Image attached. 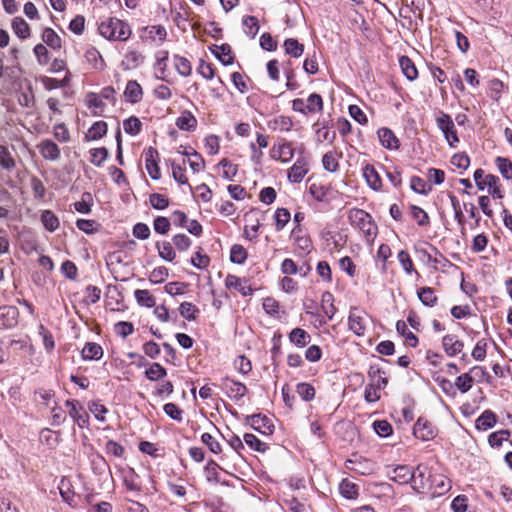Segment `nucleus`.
I'll list each match as a JSON object with an SVG mask.
<instances>
[{
    "label": "nucleus",
    "mask_w": 512,
    "mask_h": 512,
    "mask_svg": "<svg viewBox=\"0 0 512 512\" xmlns=\"http://www.w3.org/2000/svg\"><path fill=\"white\" fill-rule=\"evenodd\" d=\"M100 35L108 40L126 41L131 35L128 24L117 18H107L98 27Z\"/></svg>",
    "instance_id": "1"
},
{
    "label": "nucleus",
    "mask_w": 512,
    "mask_h": 512,
    "mask_svg": "<svg viewBox=\"0 0 512 512\" xmlns=\"http://www.w3.org/2000/svg\"><path fill=\"white\" fill-rule=\"evenodd\" d=\"M348 219L354 227L363 233L368 242L374 240L377 235V226L369 213L362 209L353 208L348 213Z\"/></svg>",
    "instance_id": "2"
},
{
    "label": "nucleus",
    "mask_w": 512,
    "mask_h": 512,
    "mask_svg": "<svg viewBox=\"0 0 512 512\" xmlns=\"http://www.w3.org/2000/svg\"><path fill=\"white\" fill-rule=\"evenodd\" d=\"M474 181L479 190L487 189L488 194L493 199H502L504 197L500 179L497 176L485 174L484 170L477 169L474 172Z\"/></svg>",
    "instance_id": "3"
},
{
    "label": "nucleus",
    "mask_w": 512,
    "mask_h": 512,
    "mask_svg": "<svg viewBox=\"0 0 512 512\" xmlns=\"http://www.w3.org/2000/svg\"><path fill=\"white\" fill-rule=\"evenodd\" d=\"M369 323L370 316L366 311L356 307L350 309L348 315V329L356 336H365Z\"/></svg>",
    "instance_id": "4"
},
{
    "label": "nucleus",
    "mask_w": 512,
    "mask_h": 512,
    "mask_svg": "<svg viewBox=\"0 0 512 512\" xmlns=\"http://www.w3.org/2000/svg\"><path fill=\"white\" fill-rule=\"evenodd\" d=\"M436 125L443 133L445 140L450 147H456L459 143L455 124L450 115L439 111L435 117Z\"/></svg>",
    "instance_id": "5"
},
{
    "label": "nucleus",
    "mask_w": 512,
    "mask_h": 512,
    "mask_svg": "<svg viewBox=\"0 0 512 512\" xmlns=\"http://www.w3.org/2000/svg\"><path fill=\"white\" fill-rule=\"evenodd\" d=\"M220 387L225 391L226 395L234 401H240L248 391L243 383L229 377L221 379Z\"/></svg>",
    "instance_id": "6"
},
{
    "label": "nucleus",
    "mask_w": 512,
    "mask_h": 512,
    "mask_svg": "<svg viewBox=\"0 0 512 512\" xmlns=\"http://www.w3.org/2000/svg\"><path fill=\"white\" fill-rule=\"evenodd\" d=\"M167 37V31L162 25L146 26L141 31V38L144 41L153 43L156 46L162 45Z\"/></svg>",
    "instance_id": "7"
},
{
    "label": "nucleus",
    "mask_w": 512,
    "mask_h": 512,
    "mask_svg": "<svg viewBox=\"0 0 512 512\" xmlns=\"http://www.w3.org/2000/svg\"><path fill=\"white\" fill-rule=\"evenodd\" d=\"M145 157V168L149 174V176L158 180L161 177L160 168L158 165L159 162V153L153 147H148L144 150Z\"/></svg>",
    "instance_id": "8"
},
{
    "label": "nucleus",
    "mask_w": 512,
    "mask_h": 512,
    "mask_svg": "<svg viewBox=\"0 0 512 512\" xmlns=\"http://www.w3.org/2000/svg\"><path fill=\"white\" fill-rule=\"evenodd\" d=\"M412 473L414 474V477L411 480L414 483L413 488L418 492L428 489L429 483L433 476L429 467L424 464H419L416 467L415 472Z\"/></svg>",
    "instance_id": "9"
},
{
    "label": "nucleus",
    "mask_w": 512,
    "mask_h": 512,
    "mask_svg": "<svg viewBox=\"0 0 512 512\" xmlns=\"http://www.w3.org/2000/svg\"><path fill=\"white\" fill-rule=\"evenodd\" d=\"M309 171L308 159L300 156L288 170V180L291 183H300Z\"/></svg>",
    "instance_id": "10"
},
{
    "label": "nucleus",
    "mask_w": 512,
    "mask_h": 512,
    "mask_svg": "<svg viewBox=\"0 0 512 512\" xmlns=\"http://www.w3.org/2000/svg\"><path fill=\"white\" fill-rule=\"evenodd\" d=\"M225 286L228 289H234L238 291L242 296H250L254 291L246 278H240L232 274H228L226 276Z\"/></svg>",
    "instance_id": "11"
},
{
    "label": "nucleus",
    "mask_w": 512,
    "mask_h": 512,
    "mask_svg": "<svg viewBox=\"0 0 512 512\" xmlns=\"http://www.w3.org/2000/svg\"><path fill=\"white\" fill-rule=\"evenodd\" d=\"M428 489L433 497L442 496L451 489V481L442 474H433Z\"/></svg>",
    "instance_id": "12"
},
{
    "label": "nucleus",
    "mask_w": 512,
    "mask_h": 512,
    "mask_svg": "<svg viewBox=\"0 0 512 512\" xmlns=\"http://www.w3.org/2000/svg\"><path fill=\"white\" fill-rule=\"evenodd\" d=\"M414 436L423 441L433 439L436 435V431L431 422L426 419L419 418L414 424L413 428Z\"/></svg>",
    "instance_id": "13"
},
{
    "label": "nucleus",
    "mask_w": 512,
    "mask_h": 512,
    "mask_svg": "<svg viewBox=\"0 0 512 512\" xmlns=\"http://www.w3.org/2000/svg\"><path fill=\"white\" fill-rule=\"evenodd\" d=\"M66 406L69 407L70 417L78 424L80 428H84L88 424L89 416L84 411L83 407L79 405L76 400H67Z\"/></svg>",
    "instance_id": "14"
},
{
    "label": "nucleus",
    "mask_w": 512,
    "mask_h": 512,
    "mask_svg": "<svg viewBox=\"0 0 512 512\" xmlns=\"http://www.w3.org/2000/svg\"><path fill=\"white\" fill-rule=\"evenodd\" d=\"M39 153L45 160L57 161L60 158L61 152L58 145L51 139H44L38 145Z\"/></svg>",
    "instance_id": "15"
},
{
    "label": "nucleus",
    "mask_w": 512,
    "mask_h": 512,
    "mask_svg": "<svg viewBox=\"0 0 512 512\" xmlns=\"http://www.w3.org/2000/svg\"><path fill=\"white\" fill-rule=\"evenodd\" d=\"M362 171L367 185L374 191H380L382 188V180L375 167L371 164H366Z\"/></svg>",
    "instance_id": "16"
},
{
    "label": "nucleus",
    "mask_w": 512,
    "mask_h": 512,
    "mask_svg": "<svg viewBox=\"0 0 512 512\" xmlns=\"http://www.w3.org/2000/svg\"><path fill=\"white\" fill-rule=\"evenodd\" d=\"M442 345L447 355L453 357L462 352L464 344L455 335H445L442 339Z\"/></svg>",
    "instance_id": "17"
},
{
    "label": "nucleus",
    "mask_w": 512,
    "mask_h": 512,
    "mask_svg": "<svg viewBox=\"0 0 512 512\" xmlns=\"http://www.w3.org/2000/svg\"><path fill=\"white\" fill-rule=\"evenodd\" d=\"M413 477L414 474L406 465H399L389 473L390 480L398 484H407L412 480Z\"/></svg>",
    "instance_id": "18"
},
{
    "label": "nucleus",
    "mask_w": 512,
    "mask_h": 512,
    "mask_svg": "<svg viewBox=\"0 0 512 512\" xmlns=\"http://www.w3.org/2000/svg\"><path fill=\"white\" fill-rule=\"evenodd\" d=\"M18 323V310L12 306L0 308V324L12 328Z\"/></svg>",
    "instance_id": "19"
},
{
    "label": "nucleus",
    "mask_w": 512,
    "mask_h": 512,
    "mask_svg": "<svg viewBox=\"0 0 512 512\" xmlns=\"http://www.w3.org/2000/svg\"><path fill=\"white\" fill-rule=\"evenodd\" d=\"M13 33L21 40L28 39L31 36V28L22 17H14L11 21Z\"/></svg>",
    "instance_id": "20"
},
{
    "label": "nucleus",
    "mask_w": 512,
    "mask_h": 512,
    "mask_svg": "<svg viewBox=\"0 0 512 512\" xmlns=\"http://www.w3.org/2000/svg\"><path fill=\"white\" fill-rule=\"evenodd\" d=\"M378 138L383 147L396 150L399 148V140L395 134L388 128H381L378 130Z\"/></svg>",
    "instance_id": "21"
},
{
    "label": "nucleus",
    "mask_w": 512,
    "mask_h": 512,
    "mask_svg": "<svg viewBox=\"0 0 512 512\" xmlns=\"http://www.w3.org/2000/svg\"><path fill=\"white\" fill-rule=\"evenodd\" d=\"M497 423V416L491 410H485L475 421V426L480 431H487Z\"/></svg>",
    "instance_id": "22"
},
{
    "label": "nucleus",
    "mask_w": 512,
    "mask_h": 512,
    "mask_svg": "<svg viewBox=\"0 0 512 512\" xmlns=\"http://www.w3.org/2000/svg\"><path fill=\"white\" fill-rule=\"evenodd\" d=\"M273 157L284 163L289 162L294 157V147L290 142L279 144L273 148Z\"/></svg>",
    "instance_id": "23"
},
{
    "label": "nucleus",
    "mask_w": 512,
    "mask_h": 512,
    "mask_svg": "<svg viewBox=\"0 0 512 512\" xmlns=\"http://www.w3.org/2000/svg\"><path fill=\"white\" fill-rule=\"evenodd\" d=\"M15 167L16 160L9 148L5 145H0V168L6 172H11Z\"/></svg>",
    "instance_id": "24"
},
{
    "label": "nucleus",
    "mask_w": 512,
    "mask_h": 512,
    "mask_svg": "<svg viewBox=\"0 0 512 512\" xmlns=\"http://www.w3.org/2000/svg\"><path fill=\"white\" fill-rule=\"evenodd\" d=\"M142 94H143L142 88L137 81H135V80L128 81L125 91H124V96L126 97V99L129 102L137 103V102L141 101Z\"/></svg>",
    "instance_id": "25"
},
{
    "label": "nucleus",
    "mask_w": 512,
    "mask_h": 512,
    "mask_svg": "<svg viewBox=\"0 0 512 512\" xmlns=\"http://www.w3.org/2000/svg\"><path fill=\"white\" fill-rule=\"evenodd\" d=\"M288 337L290 342L299 348H303L308 345L311 339V336L308 334V332L302 328H294L289 333Z\"/></svg>",
    "instance_id": "26"
},
{
    "label": "nucleus",
    "mask_w": 512,
    "mask_h": 512,
    "mask_svg": "<svg viewBox=\"0 0 512 512\" xmlns=\"http://www.w3.org/2000/svg\"><path fill=\"white\" fill-rule=\"evenodd\" d=\"M81 354L84 360H99L103 356V349L97 343L88 342L82 349Z\"/></svg>",
    "instance_id": "27"
},
{
    "label": "nucleus",
    "mask_w": 512,
    "mask_h": 512,
    "mask_svg": "<svg viewBox=\"0 0 512 512\" xmlns=\"http://www.w3.org/2000/svg\"><path fill=\"white\" fill-rule=\"evenodd\" d=\"M176 125L181 130L191 131L196 128L197 120L189 111H183L176 120Z\"/></svg>",
    "instance_id": "28"
},
{
    "label": "nucleus",
    "mask_w": 512,
    "mask_h": 512,
    "mask_svg": "<svg viewBox=\"0 0 512 512\" xmlns=\"http://www.w3.org/2000/svg\"><path fill=\"white\" fill-rule=\"evenodd\" d=\"M399 65L408 80L413 81L418 77V70L409 57L401 56L399 58Z\"/></svg>",
    "instance_id": "29"
},
{
    "label": "nucleus",
    "mask_w": 512,
    "mask_h": 512,
    "mask_svg": "<svg viewBox=\"0 0 512 512\" xmlns=\"http://www.w3.org/2000/svg\"><path fill=\"white\" fill-rule=\"evenodd\" d=\"M397 332L405 338V342L410 347H416L418 344V338L415 334L409 330L406 323L402 320L397 321L396 323Z\"/></svg>",
    "instance_id": "30"
},
{
    "label": "nucleus",
    "mask_w": 512,
    "mask_h": 512,
    "mask_svg": "<svg viewBox=\"0 0 512 512\" xmlns=\"http://www.w3.org/2000/svg\"><path fill=\"white\" fill-rule=\"evenodd\" d=\"M417 295L422 304L428 307L435 306L438 300L434 289L431 287L420 288L417 292Z\"/></svg>",
    "instance_id": "31"
},
{
    "label": "nucleus",
    "mask_w": 512,
    "mask_h": 512,
    "mask_svg": "<svg viewBox=\"0 0 512 512\" xmlns=\"http://www.w3.org/2000/svg\"><path fill=\"white\" fill-rule=\"evenodd\" d=\"M43 42L50 48L56 50L61 48V38L51 28H45L42 32Z\"/></svg>",
    "instance_id": "32"
},
{
    "label": "nucleus",
    "mask_w": 512,
    "mask_h": 512,
    "mask_svg": "<svg viewBox=\"0 0 512 512\" xmlns=\"http://www.w3.org/2000/svg\"><path fill=\"white\" fill-rule=\"evenodd\" d=\"M41 222L50 232H54L59 228V219L51 210H44L42 212Z\"/></svg>",
    "instance_id": "33"
},
{
    "label": "nucleus",
    "mask_w": 512,
    "mask_h": 512,
    "mask_svg": "<svg viewBox=\"0 0 512 512\" xmlns=\"http://www.w3.org/2000/svg\"><path fill=\"white\" fill-rule=\"evenodd\" d=\"M107 132V124L104 121L95 122L86 134L87 140H98Z\"/></svg>",
    "instance_id": "34"
},
{
    "label": "nucleus",
    "mask_w": 512,
    "mask_h": 512,
    "mask_svg": "<svg viewBox=\"0 0 512 512\" xmlns=\"http://www.w3.org/2000/svg\"><path fill=\"white\" fill-rule=\"evenodd\" d=\"M284 48L287 54L291 55L292 57L298 58L300 57L304 52V46L303 44L299 43L294 38H288L284 42Z\"/></svg>",
    "instance_id": "35"
},
{
    "label": "nucleus",
    "mask_w": 512,
    "mask_h": 512,
    "mask_svg": "<svg viewBox=\"0 0 512 512\" xmlns=\"http://www.w3.org/2000/svg\"><path fill=\"white\" fill-rule=\"evenodd\" d=\"M174 67L176 71L183 77H187L192 72V67L188 59L175 55L173 57Z\"/></svg>",
    "instance_id": "36"
},
{
    "label": "nucleus",
    "mask_w": 512,
    "mask_h": 512,
    "mask_svg": "<svg viewBox=\"0 0 512 512\" xmlns=\"http://www.w3.org/2000/svg\"><path fill=\"white\" fill-rule=\"evenodd\" d=\"M159 256L168 262H172L175 257L176 253L172 247V244L168 241H163L161 243H157L156 245Z\"/></svg>",
    "instance_id": "37"
},
{
    "label": "nucleus",
    "mask_w": 512,
    "mask_h": 512,
    "mask_svg": "<svg viewBox=\"0 0 512 512\" xmlns=\"http://www.w3.org/2000/svg\"><path fill=\"white\" fill-rule=\"evenodd\" d=\"M123 129L127 134L136 136L142 130V123L137 117L131 116L123 121Z\"/></svg>",
    "instance_id": "38"
},
{
    "label": "nucleus",
    "mask_w": 512,
    "mask_h": 512,
    "mask_svg": "<svg viewBox=\"0 0 512 512\" xmlns=\"http://www.w3.org/2000/svg\"><path fill=\"white\" fill-rule=\"evenodd\" d=\"M339 490L341 495L347 499H355L358 496L357 485L347 479L340 483Z\"/></svg>",
    "instance_id": "39"
},
{
    "label": "nucleus",
    "mask_w": 512,
    "mask_h": 512,
    "mask_svg": "<svg viewBox=\"0 0 512 512\" xmlns=\"http://www.w3.org/2000/svg\"><path fill=\"white\" fill-rule=\"evenodd\" d=\"M474 383V377L470 373H464L455 380V386L461 393L468 392Z\"/></svg>",
    "instance_id": "40"
},
{
    "label": "nucleus",
    "mask_w": 512,
    "mask_h": 512,
    "mask_svg": "<svg viewBox=\"0 0 512 512\" xmlns=\"http://www.w3.org/2000/svg\"><path fill=\"white\" fill-rule=\"evenodd\" d=\"M495 164H496L499 172L501 173V175L506 180L512 179V162L509 159L504 158V157H497L495 159Z\"/></svg>",
    "instance_id": "41"
},
{
    "label": "nucleus",
    "mask_w": 512,
    "mask_h": 512,
    "mask_svg": "<svg viewBox=\"0 0 512 512\" xmlns=\"http://www.w3.org/2000/svg\"><path fill=\"white\" fill-rule=\"evenodd\" d=\"M89 154H90V162L93 165L100 167L107 159L109 153L106 148L100 147V148L91 149L89 151Z\"/></svg>",
    "instance_id": "42"
},
{
    "label": "nucleus",
    "mask_w": 512,
    "mask_h": 512,
    "mask_svg": "<svg viewBox=\"0 0 512 512\" xmlns=\"http://www.w3.org/2000/svg\"><path fill=\"white\" fill-rule=\"evenodd\" d=\"M242 23L244 26L245 34L250 38H254L259 31V24L257 18L254 16H246L243 19Z\"/></svg>",
    "instance_id": "43"
},
{
    "label": "nucleus",
    "mask_w": 512,
    "mask_h": 512,
    "mask_svg": "<svg viewBox=\"0 0 512 512\" xmlns=\"http://www.w3.org/2000/svg\"><path fill=\"white\" fill-rule=\"evenodd\" d=\"M334 298L330 292H324L322 295V309L325 315L332 319L336 313V307L333 304Z\"/></svg>",
    "instance_id": "44"
},
{
    "label": "nucleus",
    "mask_w": 512,
    "mask_h": 512,
    "mask_svg": "<svg viewBox=\"0 0 512 512\" xmlns=\"http://www.w3.org/2000/svg\"><path fill=\"white\" fill-rule=\"evenodd\" d=\"M180 315L188 321L196 319L199 309L190 302H183L179 307Z\"/></svg>",
    "instance_id": "45"
},
{
    "label": "nucleus",
    "mask_w": 512,
    "mask_h": 512,
    "mask_svg": "<svg viewBox=\"0 0 512 512\" xmlns=\"http://www.w3.org/2000/svg\"><path fill=\"white\" fill-rule=\"evenodd\" d=\"M146 377L151 381H157L167 375L166 369L159 363H153L146 371Z\"/></svg>",
    "instance_id": "46"
},
{
    "label": "nucleus",
    "mask_w": 512,
    "mask_h": 512,
    "mask_svg": "<svg viewBox=\"0 0 512 512\" xmlns=\"http://www.w3.org/2000/svg\"><path fill=\"white\" fill-rule=\"evenodd\" d=\"M306 104V110L309 112V114L320 112L323 109V99L317 93L310 94Z\"/></svg>",
    "instance_id": "47"
},
{
    "label": "nucleus",
    "mask_w": 512,
    "mask_h": 512,
    "mask_svg": "<svg viewBox=\"0 0 512 512\" xmlns=\"http://www.w3.org/2000/svg\"><path fill=\"white\" fill-rule=\"evenodd\" d=\"M219 167H222L223 171H222V176L223 178H225L226 180H233V178L237 175V172H238V166L231 163L229 160L227 159H222L219 164H218Z\"/></svg>",
    "instance_id": "48"
},
{
    "label": "nucleus",
    "mask_w": 512,
    "mask_h": 512,
    "mask_svg": "<svg viewBox=\"0 0 512 512\" xmlns=\"http://www.w3.org/2000/svg\"><path fill=\"white\" fill-rule=\"evenodd\" d=\"M290 218V212L286 208H278L274 215L276 230H282L289 222Z\"/></svg>",
    "instance_id": "49"
},
{
    "label": "nucleus",
    "mask_w": 512,
    "mask_h": 512,
    "mask_svg": "<svg viewBox=\"0 0 512 512\" xmlns=\"http://www.w3.org/2000/svg\"><path fill=\"white\" fill-rule=\"evenodd\" d=\"M135 298L139 305L145 307H153L155 305V299L148 290L138 289L134 293Z\"/></svg>",
    "instance_id": "50"
},
{
    "label": "nucleus",
    "mask_w": 512,
    "mask_h": 512,
    "mask_svg": "<svg viewBox=\"0 0 512 512\" xmlns=\"http://www.w3.org/2000/svg\"><path fill=\"white\" fill-rule=\"evenodd\" d=\"M296 392L304 401H310L315 397L314 387L306 382L297 384Z\"/></svg>",
    "instance_id": "51"
},
{
    "label": "nucleus",
    "mask_w": 512,
    "mask_h": 512,
    "mask_svg": "<svg viewBox=\"0 0 512 512\" xmlns=\"http://www.w3.org/2000/svg\"><path fill=\"white\" fill-rule=\"evenodd\" d=\"M411 215L419 226H428L430 223L427 212L418 206H411Z\"/></svg>",
    "instance_id": "52"
},
{
    "label": "nucleus",
    "mask_w": 512,
    "mask_h": 512,
    "mask_svg": "<svg viewBox=\"0 0 512 512\" xmlns=\"http://www.w3.org/2000/svg\"><path fill=\"white\" fill-rule=\"evenodd\" d=\"M247 258V251L242 245L235 244L231 247L230 260L236 264H242Z\"/></svg>",
    "instance_id": "53"
},
{
    "label": "nucleus",
    "mask_w": 512,
    "mask_h": 512,
    "mask_svg": "<svg viewBox=\"0 0 512 512\" xmlns=\"http://www.w3.org/2000/svg\"><path fill=\"white\" fill-rule=\"evenodd\" d=\"M309 192L317 201H324L329 193V189L320 183H312Z\"/></svg>",
    "instance_id": "54"
},
{
    "label": "nucleus",
    "mask_w": 512,
    "mask_h": 512,
    "mask_svg": "<svg viewBox=\"0 0 512 512\" xmlns=\"http://www.w3.org/2000/svg\"><path fill=\"white\" fill-rule=\"evenodd\" d=\"M397 259L407 274H411L414 271L413 261L406 250L399 251L397 254Z\"/></svg>",
    "instance_id": "55"
},
{
    "label": "nucleus",
    "mask_w": 512,
    "mask_h": 512,
    "mask_svg": "<svg viewBox=\"0 0 512 512\" xmlns=\"http://www.w3.org/2000/svg\"><path fill=\"white\" fill-rule=\"evenodd\" d=\"M168 276H169L168 269L164 266H159V267L154 268L151 271V273L149 275V280L152 283L158 284V283L164 282L168 278Z\"/></svg>",
    "instance_id": "56"
},
{
    "label": "nucleus",
    "mask_w": 512,
    "mask_h": 512,
    "mask_svg": "<svg viewBox=\"0 0 512 512\" xmlns=\"http://www.w3.org/2000/svg\"><path fill=\"white\" fill-rule=\"evenodd\" d=\"M244 441L255 451L264 452L267 449V445L260 441L254 434L246 433L244 435Z\"/></svg>",
    "instance_id": "57"
},
{
    "label": "nucleus",
    "mask_w": 512,
    "mask_h": 512,
    "mask_svg": "<svg viewBox=\"0 0 512 512\" xmlns=\"http://www.w3.org/2000/svg\"><path fill=\"white\" fill-rule=\"evenodd\" d=\"M410 187L414 192L423 194V195H426L431 190L430 186L427 187L426 181L418 176H413L411 178Z\"/></svg>",
    "instance_id": "58"
},
{
    "label": "nucleus",
    "mask_w": 512,
    "mask_h": 512,
    "mask_svg": "<svg viewBox=\"0 0 512 512\" xmlns=\"http://www.w3.org/2000/svg\"><path fill=\"white\" fill-rule=\"evenodd\" d=\"M374 431L380 437H388L392 434L393 428L391 424L386 420H378L373 423Z\"/></svg>",
    "instance_id": "59"
},
{
    "label": "nucleus",
    "mask_w": 512,
    "mask_h": 512,
    "mask_svg": "<svg viewBox=\"0 0 512 512\" xmlns=\"http://www.w3.org/2000/svg\"><path fill=\"white\" fill-rule=\"evenodd\" d=\"M510 436L509 430H500L489 435L488 441L492 447H499Z\"/></svg>",
    "instance_id": "60"
},
{
    "label": "nucleus",
    "mask_w": 512,
    "mask_h": 512,
    "mask_svg": "<svg viewBox=\"0 0 512 512\" xmlns=\"http://www.w3.org/2000/svg\"><path fill=\"white\" fill-rule=\"evenodd\" d=\"M192 159L189 160V166L194 173L203 171L206 167L203 157L195 150L191 153Z\"/></svg>",
    "instance_id": "61"
},
{
    "label": "nucleus",
    "mask_w": 512,
    "mask_h": 512,
    "mask_svg": "<svg viewBox=\"0 0 512 512\" xmlns=\"http://www.w3.org/2000/svg\"><path fill=\"white\" fill-rule=\"evenodd\" d=\"M170 227H171V223L168 218L163 217V216H158L154 219L153 228L156 233H159L162 235L167 234L168 231L170 230Z\"/></svg>",
    "instance_id": "62"
},
{
    "label": "nucleus",
    "mask_w": 512,
    "mask_h": 512,
    "mask_svg": "<svg viewBox=\"0 0 512 512\" xmlns=\"http://www.w3.org/2000/svg\"><path fill=\"white\" fill-rule=\"evenodd\" d=\"M201 441L207 445L214 454H219L222 451L221 444L210 433H203Z\"/></svg>",
    "instance_id": "63"
},
{
    "label": "nucleus",
    "mask_w": 512,
    "mask_h": 512,
    "mask_svg": "<svg viewBox=\"0 0 512 512\" xmlns=\"http://www.w3.org/2000/svg\"><path fill=\"white\" fill-rule=\"evenodd\" d=\"M53 135L60 142L67 143L70 141V133L64 123L56 124L53 127Z\"/></svg>",
    "instance_id": "64"
}]
</instances>
